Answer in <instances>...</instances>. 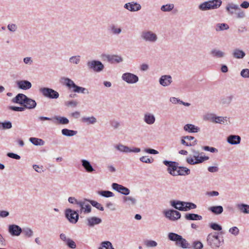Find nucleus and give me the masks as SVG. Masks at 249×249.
Segmentation results:
<instances>
[{
    "label": "nucleus",
    "mask_w": 249,
    "mask_h": 249,
    "mask_svg": "<svg viewBox=\"0 0 249 249\" xmlns=\"http://www.w3.org/2000/svg\"><path fill=\"white\" fill-rule=\"evenodd\" d=\"M60 82L63 85L66 86L69 89H72V91L74 92L86 94L89 93V91L87 89L76 85L74 82L69 78L62 77L60 79Z\"/></svg>",
    "instance_id": "1"
},
{
    "label": "nucleus",
    "mask_w": 249,
    "mask_h": 249,
    "mask_svg": "<svg viewBox=\"0 0 249 249\" xmlns=\"http://www.w3.org/2000/svg\"><path fill=\"white\" fill-rule=\"evenodd\" d=\"M221 0H211L203 2L198 5V9L203 11L218 8L222 4Z\"/></svg>",
    "instance_id": "2"
},
{
    "label": "nucleus",
    "mask_w": 249,
    "mask_h": 249,
    "mask_svg": "<svg viewBox=\"0 0 249 249\" xmlns=\"http://www.w3.org/2000/svg\"><path fill=\"white\" fill-rule=\"evenodd\" d=\"M207 241L208 245L213 249L218 248L224 243L223 240H220L217 232L209 233L207 237Z\"/></svg>",
    "instance_id": "3"
},
{
    "label": "nucleus",
    "mask_w": 249,
    "mask_h": 249,
    "mask_svg": "<svg viewBox=\"0 0 249 249\" xmlns=\"http://www.w3.org/2000/svg\"><path fill=\"white\" fill-rule=\"evenodd\" d=\"M195 155L193 157L191 156L188 157L186 159V161L188 163L191 165H194L203 162L204 160L209 159L208 157L199 156V153L197 151L193 150Z\"/></svg>",
    "instance_id": "4"
},
{
    "label": "nucleus",
    "mask_w": 249,
    "mask_h": 249,
    "mask_svg": "<svg viewBox=\"0 0 249 249\" xmlns=\"http://www.w3.org/2000/svg\"><path fill=\"white\" fill-rule=\"evenodd\" d=\"M65 216L67 220L72 224H75L79 219V212L68 208L65 210Z\"/></svg>",
    "instance_id": "5"
},
{
    "label": "nucleus",
    "mask_w": 249,
    "mask_h": 249,
    "mask_svg": "<svg viewBox=\"0 0 249 249\" xmlns=\"http://www.w3.org/2000/svg\"><path fill=\"white\" fill-rule=\"evenodd\" d=\"M87 65L89 70H92L96 72L102 71L104 68V65L99 60L89 61L87 63Z\"/></svg>",
    "instance_id": "6"
},
{
    "label": "nucleus",
    "mask_w": 249,
    "mask_h": 249,
    "mask_svg": "<svg viewBox=\"0 0 249 249\" xmlns=\"http://www.w3.org/2000/svg\"><path fill=\"white\" fill-rule=\"evenodd\" d=\"M39 91L44 97L49 99H57L59 96L57 91L49 88H40Z\"/></svg>",
    "instance_id": "7"
},
{
    "label": "nucleus",
    "mask_w": 249,
    "mask_h": 249,
    "mask_svg": "<svg viewBox=\"0 0 249 249\" xmlns=\"http://www.w3.org/2000/svg\"><path fill=\"white\" fill-rule=\"evenodd\" d=\"M141 37L145 42L151 43L156 42L158 40L157 35L151 31H142Z\"/></svg>",
    "instance_id": "8"
},
{
    "label": "nucleus",
    "mask_w": 249,
    "mask_h": 249,
    "mask_svg": "<svg viewBox=\"0 0 249 249\" xmlns=\"http://www.w3.org/2000/svg\"><path fill=\"white\" fill-rule=\"evenodd\" d=\"M163 163L168 166L167 171L170 175L177 176L176 173L178 167V163L177 162L164 160Z\"/></svg>",
    "instance_id": "9"
},
{
    "label": "nucleus",
    "mask_w": 249,
    "mask_h": 249,
    "mask_svg": "<svg viewBox=\"0 0 249 249\" xmlns=\"http://www.w3.org/2000/svg\"><path fill=\"white\" fill-rule=\"evenodd\" d=\"M122 79L128 84H135L139 81L138 76L130 72H125L122 74Z\"/></svg>",
    "instance_id": "10"
},
{
    "label": "nucleus",
    "mask_w": 249,
    "mask_h": 249,
    "mask_svg": "<svg viewBox=\"0 0 249 249\" xmlns=\"http://www.w3.org/2000/svg\"><path fill=\"white\" fill-rule=\"evenodd\" d=\"M165 216L171 221H176L181 217V213L176 210L170 209L164 211Z\"/></svg>",
    "instance_id": "11"
},
{
    "label": "nucleus",
    "mask_w": 249,
    "mask_h": 249,
    "mask_svg": "<svg viewBox=\"0 0 249 249\" xmlns=\"http://www.w3.org/2000/svg\"><path fill=\"white\" fill-rule=\"evenodd\" d=\"M89 199H84L83 200H80L78 204V206L80 208L79 213H88L91 212V207L90 205L87 203V202H89Z\"/></svg>",
    "instance_id": "12"
},
{
    "label": "nucleus",
    "mask_w": 249,
    "mask_h": 249,
    "mask_svg": "<svg viewBox=\"0 0 249 249\" xmlns=\"http://www.w3.org/2000/svg\"><path fill=\"white\" fill-rule=\"evenodd\" d=\"M206 118L213 123L220 124H224L227 121V117L217 116L214 114H208L206 116Z\"/></svg>",
    "instance_id": "13"
},
{
    "label": "nucleus",
    "mask_w": 249,
    "mask_h": 249,
    "mask_svg": "<svg viewBox=\"0 0 249 249\" xmlns=\"http://www.w3.org/2000/svg\"><path fill=\"white\" fill-rule=\"evenodd\" d=\"M111 187L114 190L124 196L128 195L130 192L128 188L117 183H113Z\"/></svg>",
    "instance_id": "14"
},
{
    "label": "nucleus",
    "mask_w": 249,
    "mask_h": 249,
    "mask_svg": "<svg viewBox=\"0 0 249 249\" xmlns=\"http://www.w3.org/2000/svg\"><path fill=\"white\" fill-rule=\"evenodd\" d=\"M86 220L87 225L90 228H93L96 225H99L102 222L101 218L96 216L88 217Z\"/></svg>",
    "instance_id": "15"
},
{
    "label": "nucleus",
    "mask_w": 249,
    "mask_h": 249,
    "mask_svg": "<svg viewBox=\"0 0 249 249\" xmlns=\"http://www.w3.org/2000/svg\"><path fill=\"white\" fill-rule=\"evenodd\" d=\"M22 231V229L17 225H10L8 227V232L12 236H18L20 235Z\"/></svg>",
    "instance_id": "16"
},
{
    "label": "nucleus",
    "mask_w": 249,
    "mask_h": 249,
    "mask_svg": "<svg viewBox=\"0 0 249 249\" xmlns=\"http://www.w3.org/2000/svg\"><path fill=\"white\" fill-rule=\"evenodd\" d=\"M172 82V78L170 75H162L159 79V83L163 87L169 86Z\"/></svg>",
    "instance_id": "17"
},
{
    "label": "nucleus",
    "mask_w": 249,
    "mask_h": 249,
    "mask_svg": "<svg viewBox=\"0 0 249 249\" xmlns=\"http://www.w3.org/2000/svg\"><path fill=\"white\" fill-rule=\"evenodd\" d=\"M17 85L18 89L22 90H28L32 87L31 83L26 80L17 81Z\"/></svg>",
    "instance_id": "18"
},
{
    "label": "nucleus",
    "mask_w": 249,
    "mask_h": 249,
    "mask_svg": "<svg viewBox=\"0 0 249 249\" xmlns=\"http://www.w3.org/2000/svg\"><path fill=\"white\" fill-rule=\"evenodd\" d=\"M124 7L131 12L138 11L141 9V5L134 2L125 3Z\"/></svg>",
    "instance_id": "19"
},
{
    "label": "nucleus",
    "mask_w": 249,
    "mask_h": 249,
    "mask_svg": "<svg viewBox=\"0 0 249 249\" xmlns=\"http://www.w3.org/2000/svg\"><path fill=\"white\" fill-rule=\"evenodd\" d=\"M106 58L107 61L111 64L120 63L123 61L122 56L118 55L108 54L106 56Z\"/></svg>",
    "instance_id": "20"
},
{
    "label": "nucleus",
    "mask_w": 249,
    "mask_h": 249,
    "mask_svg": "<svg viewBox=\"0 0 249 249\" xmlns=\"http://www.w3.org/2000/svg\"><path fill=\"white\" fill-rule=\"evenodd\" d=\"M110 33L114 35H119L122 32V28L117 24H111L108 27Z\"/></svg>",
    "instance_id": "21"
},
{
    "label": "nucleus",
    "mask_w": 249,
    "mask_h": 249,
    "mask_svg": "<svg viewBox=\"0 0 249 249\" xmlns=\"http://www.w3.org/2000/svg\"><path fill=\"white\" fill-rule=\"evenodd\" d=\"M27 96L22 93L18 94L15 97L12 99V102L14 103L18 104L21 105H24Z\"/></svg>",
    "instance_id": "22"
},
{
    "label": "nucleus",
    "mask_w": 249,
    "mask_h": 249,
    "mask_svg": "<svg viewBox=\"0 0 249 249\" xmlns=\"http://www.w3.org/2000/svg\"><path fill=\"white\" fill-rule=\"evenodd\" d=\"M227 141L231 145H236L240 143L241 137L239 135H231L227 137Z\"/></svg>",
    "instance_id": "23"
},
{
    "label": "nucleus",
    "mask_w": 249,
    "mask_h": 249,
    "mask_svg": "<svg viewBox=\"0 0 249 249\" xmlns=\"http://www.w3.org/2000/svg\"><path fill=\"white\" fill-rule=\"evenodd\" d=\"M81 162L82 166L87 172L92 173L95 171V169L88 160L82 159L81 160Z\"/></svg>",
    "instance_id": "24"
},
{
    "label": "nucleus",
    "mask_w": 249,
    "mask_h": 249,
    "mask_svg": "<svg viewBox=\"0 0 249 249\" xmlns=\"http://www.w3.org/2000/svg\"><path fill=\"white\" fill-rule=\"evenodd\" d=\"M170 203V205L176 209L180 211H184V210H181L180 208L185 207L186 202L179 200H171Z\"/></svg>",
    "instance_id": "25"
},
{
    "label": "nucleus",
    "mask_w": 249,
    "mask_h": 249,
    "mask_svg": "<svg viewBox=\"0 0 249 249\" xmlns=\"http://www.w3.org/2000/svg\"><path fill=\"white\" fill-rule=\"evenodd\" d=\"M23 106L25 108H26L29 109H34L36 106V103L35 100L27 96Z\"/></svg>",
    "instance_id": "26"
},
{
    "label": "nucleus",
    "mask_w": 249,
    "mask_h": 249,
    "mask_svg": "<svg viewBox=\"0 0 249 249\" xmlns=\"http://www.w3.org/2000/svg\"><path fill=\"white\" fill-rule=\"evenodd\" d=\"M184 130L189 133H197L200 131V128L194 124H188L184 126Z\"/></svg>",
    "instance_id": "27"
},
{
    "label": "nucleus",
    "mask_w": 249,
    "mask_h": 249,
    "mask_svg": "<svg viewBox=\"0 0 249 249\" xmlns=\"http://www.w3.org/2000/svg\"><path fill=\"white\" fill-rule=\"evenodd\" d=\"M210 54L212 57L216 58H221L225 56V53L217 49H213L210 52Z\"/></svg>",
    "instance_id": "28"
},
{
    "label": "nucleus",
    "mask_w": 249,
    "mask_h": 249,
    "mask_svg": "<svg viewBox=\"0 0 249 249\" xmlns=\"http://www.w3.org/2000/svg\"><path fill=\"white\" fill-rule=\"evenodd\" d=\"M143 120L147 124L151 125L155 123L156 119L153 114L147 113L144 115Z\"/></svg>",
    "instance_id": "29"
},
{
    "label": "nucleus",
    "mask_w": 249,
    "mask_h": 249,
    "mask_svg": "<svg viewBox=\"0 0 249 249\" xmlns=\"http://www.w3.org/2000/svg\"><path fill=\"white\" fill-rule=\"evenodd\" d=\"M208 210L215 215H219L223 212V208L222 206H213L209 207Z\"/></svg>",
    "instance_id": "30"
},
{
    "label": "nucleus",
    "mask_w": 249,
    "mask_h": 249,
    "mask_svg": "<svg viewBox=\"0 0 249 249\" xmlns=\"http://www.w3.org/2000/svg\"><path fill=\"white\" fill-rule=\"evenodd\" d=\"M245 53L238 48L235 49L232 52V56L235 58L242 59L245 57Z\"/></svg>",
    "instance_id": "31"
},
{
    "label": "nucleus",
    "mask_w": 249,
    "mask_h": 249,
    "mask_svg": "<svg viewBox=\"0 0 249 249\" xmlns=\"http://www.w3.org/2000/svg\"><path fill=\"white\" fill-rule=\"evenodd\" d=\"M176 245L182 249L190 248L189 244L185 239L182 237V236H180V239H178V241L176 243Z\"/></svg>",
    "instance_id": "32"
},
{
    "label": "nucleus",
    "mask_w": 249,
    "mask_h": 249,
    "mask_svg": "<svg viewBox=\"0 0 249 249\" xmlns=\"http://www.w3.org/2000/svg\"><path fill=\"white\" fill-rule=\"evenodd\" d=\"M81 121L84 123L87 124L88 125L94 124L97 122V119L93 116L90 117H83L81 119Z\"/></svg>",
    "instance_id": "33"
},
{
    "label": "nucleus",
    "mask_w": 249,
    "mask_h": 249,
    "mask_svg": "<svg viewBox=\"0 0 249 249\" xmlns=\"http://www.w3.org/2000/svg\"><path fill=\"white\" fill-rule=\"evenodd\" d=\"M190 174V170L186 167L178 166L177 171V176H186Z\"/></svg>",
    "instance_id": "34"
},
{
    "label": "nucleus",
    "mask_w": 249,
    "mask_h": 249,
    "mask_svg": "<svg viewBox=\"0 0 249 249\" xmlns=\"http://www.w3.org/2000/svg\"><path fill=\"white\" fill-rule=\"evenodd\" d=\"M123 201L128 205H135L137 203V200L131 196H125L123 198Z\"/></svg>",
    "instance_id": "35"
},
{
    "label": "nucleus",
    "mask_w": 249,
    "mask_h": 249,
    "mask_svg": "<svg viewBox=\"0 0 249 249\" xmlns=\"http://www.w3.org/2000/svg\"><path fill=\"white\" fill-rule=\"evenodd\" d=\"M226 10L229 14L232 15L234 13V11L240 10V8L237 4L229 3L226 7Z\"/></svg>",
    "instance_id": "36"
},
{
    "label": "nucleus",
    "mask_w": 249,
    "mask_h": 249,
    "mask_svg": "<svg viewBox=\"0 0 249 249\" xmlns=\"http://www.w3.org/2000/svg\"><path fill=\"white\" fill-rule=\"evenodd\" d=\"M185 218L188 220H201L202 219V216L196 213H187Z\"/></svg>",
    "instance_id": "37"
},
{
    "label": "nucleus",
    "mask_w": 249,
    "mask_h": 249,
    "mask_svg": "<svg viewBox=\"0 0 249 249\" xmlns=\"http://www.w3.org/2000/svg\"><path fill=\"white\" fill-rule=\"evenodd\" d=\"M115 148L120 152L124 153H130V148L121 143L115 145Z\"/></svg>",
    "instance_id": "38"
},
{
    "label": "nucleus",
    "mask_w": 249,
    "mask_h": 249,
    "mask_svg": "<svg viewBox=\"0 0 249 249\" xmlns=\"http://www.w3.org/2000/svg\"><path fill=\"white\" fill-rule=\"evenodd\" d=\"M237 207L241 213L246 214L249 213V205L240 203L237 205Z\"/></svg>",
    "instance_id": "39"
},
{
    "label": "nucleus",
    "mask_w": 249,
    "mask_h": 249,
    "mask_svg": "<svg viewBox=\"0 0 249 249\" xmlns=\"http://www.w3.org/2000/svg\"><path fill=\"white\" fill-rule=\"evenodd\" d=\"M62 134L67 137H72L77 134V131L76 130H71L68 128H64L61 130Z\"/></svg>",
    "instance_id": "40"
},
{
    "label": "nucleus",
    "mask_w": 249,
    "mask_h": 249,
    "mask_svg": "<svg viewBox=\"0 0 249 249\" xmlns=\"http://www.w3.org/2000/svg\"><path fill=\"white\" fill-rule=\"evenodd\" d=\"M29 141L34 145L36 146L43 145L44 144V141L41 139L31 137L29 138Z\"/></svg>",
    "instance_id": "41"
},
{
    "label": "nucleus",
    "mask_w": 249,
    "mask_h": 249,
    "mask_svg": "<svg viewBox=\"0 0 249 249\" xmlns=\"http://www.w3.org/2000/svg\"><path fill=\"white\" fill-rule=\"evenodd\" d=\"M98 249H115L111 243L108 241H103L101 243Z\"/></svg>",
    "instance_id": "42"
},
{
    "label": "nucleus",
    "mask_w": 249,
    "mask_h": 249,
    "mask_svg": "<svg viewBox=\"0 0 249 249\" xmlns=\"http://www.w3.org/2000/svg\"><path fill=\"white\" fill-rule=\"evenodd\" d=\"M21 233L26 237L30 238L33 236L34 232L32 230L28 227H25L22 229Z\"/></svg>",
    "instance_id": "43"
},
{
    "label": "nucleus",
    "mask_w": 249,
    "mask_h": 249,
    "mask_svg": "<svg viewBox=\"0 0 249 249\" xmlns=\"http://www.w3.org/2000/svg\"><path fill=\"white\" fill-rule=\"evenodd\" d=\"M180 236L181 235L174 232H169L168 234V239L172 241L175 242L176 243L180 239Z\"/></svg>",
    "instance_id": "44"
},
{
    "label": "nucleus",
    "mask_w": 249,
    "mask_h": 249,
    "mask_svg": "<svg viewBox=\"0 0 249 249\" xmlns=\"http://www.w3.org/2000/svg\"><path fill=\"white\" fill-rule=\"evenodd\" d=\"M233 96L232 95L223 97L221 99V103L223 105H229L232 101Z\"/></svg>",
    "instance_id": "45"
},
{
    "label": "nucleus",
    "mask_w": 249,
    "mask_h": 249,
    "mask_svg": "<svg viewBox=\"0 0 249 249\" xmlns=\"http://www.w3.org/2000/svg\"><path fill=\"white\" fill-rule=\"evenodd\" d=\"M144 245L148 248H155L157 246L158 243L152 240H146L144 241Z\"/></svg>",
    "instance_id": "46"
},
{
    "label": "nucleus",
    "mask_w": 249,
    "mask_h": 249,
    "mask_svg": "<svg viewBox=\"0 0 249 249\" xmlns=\"http://www.w3.org/2000/svg\"><path fill=\"white\" fill-rule=\"evenodd\" d=\"M229 28V25L226 23H218L216 25L215 30L221 31L228 30Z\"/></svg>",
    "instance_id": "47"
},
{
    "label": "nucleus",
    "mask_w": 249,
    "mask_h": 249,
    "mask_svg": "<svg viewBox=\"0 0 249 249\" xmlns=\"http://www.w3.org/2000/svg\"><path fill=\"white\" fill-rule=\"evenodd\" d=\"M12 127V123L10 121H5L0 122V129H9Z\"/></svg>",
    "instance_id": "48"
},
{
    "label": "nucleus",
    "mask_w": 249,
    "mask_h": 249,
    "mask_svg": "<svg viewBox=\"0 0 249 249\" xmlns=\"http://www.w3.org/2000/svg\"><path fill=\"white\" fill-rule=\"evenodd\" d=\"M196 205L190 202H186V205L184 208H181L180 209L184 210V211H188L191 209H196Z\"/></svg>",
    "instance_id": "49"
},
{
    "label": "nucleus",
    "mask_w": 249,
    "mask_h": 249,
    "mask_svg": "<svg viewBox=\"0 0 249 249\" xmlns=\"http://www.w3.org/2000/svg\"><path fill=\"white\" fill-rule=\"evenodd\" d=\"M54 119L58 121L60 124H67L69 123V120L68 119L64 117H59L56 116L54 117Z\"/></svg>",
    "instance_id": "50"
},
{
    "label": "nucleus",
    "mask_w": 249,
    "mask_h": 249,
    "mask_svg": "<svg viewBox=\"0 0 249 249\" xmlns=\"http://www.w3.org/2000/svg\"><path fill=\"white\" fill-rule=\"evenodd\" d=\"M174 7V5L172 3L167 4L165 5H163L161 8L160 10L163 12H170L172 11Z\"/></svg>",
    "instance_id": "51"
},
{
    "label": "nucleus",
    "mask_w": 249,
    "mask_h": 249,
    "mask_svg": "<svg viewBox=\"0 0 249 249\" xmlns=\"http://www.w3.org/2000/svg\"><path fill=\"white\" fill-rule=\"evenodd\" d=\"M98 194L105 197H110L114 196V194L109 191H100L98 192Z\"/></svg>",
    "instance_id": "52"
},
{
    "label": "nucleus",
    "mask_w": 249,
    "mask_h": 249,
    "mask_svg": "<svg viewBox=\"0 0 249 249\" xmlns=\"http://www.w3.org/2000/svg\"><path fill=\"white\" fill-rule=\"evenodd\" d=\"M70 63L73 64H78L80 62V56L74 55L71 57L69 58Z\"/></svg>",
    "instance_id": "53"
},
{
    "label": "nucleus",
    "mask_w": 249,
    "mask_h": 249,
    "mask_svg": "<svg viewBox=\"0 0 249 249\" xmlns=\"http://www.w3.org/2000/svg\"><path fill=\"white\" fill-rule=\"evenodd\" d=\"M89 202L92 206L95 207L98 210H99L101 211H104V207L100 203L97 202V201L92 200H89Z\"/></svg>",
    "instance_id": "54"
},
{
    "label": "nucleus",
    "mask_w": 249,
    "mask_h": 249,
    "mask_svg": "<svg viewBox=\"0 0 249 249\" xmlns=\"http://www.w3.org/2000/svg\"><path fill=\"white\" fill-rule=\"evenodd\" d=\"M209 226L214 231H220L222 229L221 226L216 223H211L210 224Z\"/></svg>",
    "instance_id": "55"
},
{
    "label": "nucleus",
    "mask_w": 249,
    "mask_h": 249,
    "mask_svg": "<svg viewBox=\"0 0 249 249\" xmlns=\"http://www.w3.org/2000/svg\"><path fill=\"white\" fill-rule=\"evenodd\" d=\"M192 247L194 249H202L203 245L200 241H195L193 242Z\"/></svg>",
    "instance_id": "56"
},
{
    "label": "nucleus",
    "mask_w": 249,
    "mask_h": 249,
    "mask_svg": "<svg viewBox=\"0 0 249 249\" xmlns=\"http://www.w3.org/2000/svg\"><path fill=\"white\" fill-rule=\"evenodd\" d=\"M229 232L231 234L237 236L239 233V230L237 227H232L229 230Z\"/></svg>",
    "instance_id": "57"
},
{
    "label": "nucleus",
    "mask_w": 249,
    "mask_h": 249,
    "mask_svg": "<svg viewBox=\"0 0 249 249\" xmlns=\"http://www.w3.org/2000/svg\"><path fill=\"white\" fill-rule=\"evenodd\" d=\"M66 244L71 249H75L76 245L75 243L71 238H68V240L66 243Z\"/></svg>",
    "instance_id": "58"
},
{
    "label": "nucleus",
    "mask_w": 249,
    "mask_h": 249,
    "mask_svg": "<svg viewBox=\"0 0 249 249\" xmlns=\"http://www.w3.org/2000/svg\"><path fill=\"white\" fill-rule=\"evenodd\" d=\"M240 75L244 78H249V69H243L240 72Z\"/></svg>",
    "instance_id": "59"
},
{
    "label": "nucleus",
    "mask_w": 249,
    "mask_h": 249,
    "mask_svg": "<svg viewBox=\"0 0 249 249\" xmlns=\"http://www.w3.org/2000/svg\"><path fill=\"white\" fill-rule=\"evenodd\" d=\"M140 160L141 161L146 163H151L153 161V159H149L147 156H142L141 157Z\"/></svg>",
    "instance_id": "60"
},
{
    "label": "nucleus",
    "mask_w": 249,
    "mask_h": 249,
    "mask_svg": "<svg viewBox=\"0 0 249 249\" xmlns=\"http://www.w3.org/2000/svg\"><path fill=\"white\" fill-rule=\"evenodd\" d=\"M9 109L12 110H13V111H24L25 110V107H24L23 106V107H15V106H10L9 107Z\"/></svg>",
    "instance_id": "61"
},
{
    "label": "nucleus",
    "mask_w": 249,
    "mask_h": 249,
    "mask_svg": "<svg viewBox=\"0 0 249 249\" xmlns=\"http://www.w3.org/2000/svg\"><path fill=\"white\" fill-rule=\"evenodd\" d=\"M202 149L205 151H210L212 153H214L218 151L216 148L213 147H210L209 146H204L202 147Z\"/></svg>",
    "instance_id": "62"
},
{
    "label": "nucleus",
    "mask_w": 249,
    "mask_h": 249,
    "mask_svg": "<svg viewBox=\"0 0 249 249\" xmlns=\"http://www.w3.org/2000/svg\"><path fill=\"white\" fill-rule=\"evenodd\" d=\"M7 156L10 158L16 160H19L20 159V156L19 155L14 153H8L7 154Z\"/></svg>",
    "instance_id": "63"
},
{
    "label": "nucleus",
    "mask_w": 249,
    "mask_h": 249,
    "mask_svg": "<svg viewBox=\"0 0 249 249\" xmlns=\"http://www.w3.org/2000/svg\"><path fill=\"white\" fill-rule=\"evenodd\" d=\"M7 28L10 31L14 32L17 30V26L15 24H9Z\"/></svg>",
    "instance_id": "64"
}]
</instances>
